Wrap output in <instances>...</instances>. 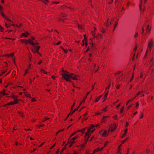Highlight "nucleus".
<instances>
[{
	"mask_svg": "<svg viewBox=\"0 0 154 154\" xmlns=\"http://www.w3.org/2000/svg\"><path fill=\"white\" fill-rule=\"evenodd\" d=\"M153 45V41L152 39H150L148 43V47L146 50L145 55V57H146L148 53H149L151 51V49Z\"/></svg>",
	"mask_w": 154,
	"mask_h": 154,
	"instance_id": "nucleus-1",
	"label": "nucleus"
},
{
	"mask_svg": "<svg viewBox=\"0 0 154 154\" xmlns=\"http://www.w3.org/2000/svg\"><path fill=\"white\" fill-rule=\"evenodd\" d=\"M18 41L26 45L28 43H29L31 45H34V42L32 41L31 39H29L28 40H27L26 39H21Z\"/></svg>",
	"mask_w": 154,
	"mask_h": 154,
	"instance_id": "nucleus-2",
	"label": "nucleus"
},
{
	"mask_svg": "<svg viewBox=\"0 0 154 154\" xmlns=\"http://www.w3.org/2000/svg\"><path fill=\"white\" fill-rule=\"evenodd\" d=\"M73 75V73H70L69 74H62V77L66 81H70V80L71 79V75Z\"/></svg>",
	"mask_w": 154,
	"mask_h": 154,
	"instance_id": "nucleus-3",
	"label": "nucleus"
},
{
	"mask_svg": "<svg viewBox=\"0 0 154 154\" xmlns=\"http://www.w3.org/2000/svg\"><path fill=\"white\" fill-rule=\"evenodd\" d=\"M95 130V129L90 131L89 130L87 129V131L85 134V138L86 139V141H87L88 140L89 137H90L91 134L93 133L94 131Z\"/></svg>",
	"mask_w": 154,
	"mask_h": 154,
	"instance_id": "nucleus-4",
	"label": "nucleus"
},
{
	"mask_svg": "<svg viewBox=\"0 0 154 154\" xmlns=\"http://www.w3.org/2000/svg\"><path fill=\"white\" fill-rule=\"evenodd\" d=\"M109 131H110L109 130L108 131L105 130H103L100 132V134L103 136L104 137H105L108 135L109 133Z\"/></svg>",
	"mask_w": 154,
	"mask_h": 154,
	"instance_id": "nucleus-5",
	"label": "nucleus"
},
{
	"mask_svg": "<svg viewBox=\"0 0 154 154\" xmlns=\"http://www.w3.org/2000/svg\"><path fill=\"white\" fill-rule=\"evenodd\" d=\"M34 47V48H32V52L34 54H35L36 53H37V54H39V53L38 52V51L40 47L37 46V47Z\"/></svg>",
	"mask_w": 154,
	"mask_h": 154,
	"instance_id": "nucleus-6",
	"label": "nucleus"
},
{
	"mask_svg": "<svg viewBox=\"0 0 154 154\" xmlns=\"http://www.w3.org/2000/svg\"><path fill=\"white\" fill-rule=\"evenodd\" d=\"M116 128L117 127L116 124H113L111 125L109 128V130L110 131H111V132H112L115 130L116 129Z\"/></svg>",
	"mask_w": 154,
	"mask_h": 154,
	"instance_id": "nucleus-7",
	"label": "nucleus"
},
{
	"mask_svg": "<svg viewBox=\"0 0 154 154\" xmlns=\"http://www.w3.org/2000/svg\"><path fill=\"white\" fill-rule=\"evenodd\" d=\"M18 96L17 95H14V97H13V99L14 100V101L16 103H19L20 101V100L18 99Z\"/></svg>",
	"mask_w": 154,
	"mask_h": 154,
	"instance_id": "nucleus-8",
	"label": "nucleus"
},
{
	"mask_svg": "<svg viewBox=\"0 0 154 154\" xmlns=\"http://www.w3.org/2000/svg\"><path fill=\"white\" fill-rule=\"evenodd\" d=\"M75 143V142L74 141V140H72V139H71L70 140H69L67 142V144H69V147H71L72 145L74 144Z\"/></svg>",
	"mask_w": 154,
	"mask_h": 154,
	"instance_id": "nucleus-9",
	"label": "nucleus"
},
{
	"mask_svg": "<svg viewBox=\"0 0 154 154\" xmlns=\"http://www.w3.org/2000/svg\"><path fill=\"white\" fill-rule=\"evenodd\" d=\"M104 148V147H101V148L98 147V148L94 150L93 153H95L96 152L98 151H100L103 150Z\"/></svg>",
	"mask_w": 154,
	"mask_h": 154,
	"instance_id": "nucleus-10",
	"label": "nucleus"
},
{
	"mask_svg": "<svg viewBox=\"0 0 154 154\" xmlns=\"http://www.w3.org/2000/svg\"><path fill=\"white\" fill-rule=\"evenodd\" d=\"M73 75L72 76L71 75V79H72L73 80H77L78 78H79V75H75L74 74H73Z\"/></svg>",
	"mask_w": 154,
	"mask_h": 154,
	"instance_id": "nucleus-11",
	"label": "nucleus"
},
{
	"mask_svg": "<svg viewBox=\"0 0 154 154\" xmlns=\"http://www.w3.org/2000/svg\"><path fill=\"white\" fill-rule=\"evenodd\" d=\"M17 104V103H16L14 101H12V102H10V103H7L4 106L5 107V106H7L10 105H15V104Z\"/></svg>",
	"mask_w": 154,
	"mask_h": 154,
	"instance_id": "nucleus-12",
	"label": "nucleus"
},
{
	"mask_svg": "<svg viewBox=\"0 0 154 154\" xmlns=\"http://www.w3.org/2000/svg\"><path fill=\"white\" fill-rule=\"evenodd\" d=\"M1 15L3 17L5 18L7 21L10 22H12L11 20L9 19V18L5 14H4V13H2Z\"/></svg>",
	"mask_w": 154,
	"mask_h": 154,
	"instance_id": "nucleus-13",
	"label": "nucleus"
},
{
	"mask_svg": "<svg viewBox=\"0 0 154 154\" xmlns=\"http://www.w3.org/2000/svg\"><path fill=\"white\" fill-rule=\"evenodd\" d=\"M1 15L3 17L5 18L7 21L10 22H12L11 20L9 19V18L5 14H4V13H2Z\"/></svg>",
	"mask_w": 154,
	"mask_h": 154,
	"instance_id": "nucleus-14",
	"label": "nucleus"
},
{
	"mask_svg": "<svg viewBox=\"0 0 154 154\" xmlns=\"http://www.w3.org/2000/svg\"><path fill=\"white\" fill-rule=\"evenodd\" d=\"M84 39L82 40V42L83 43V44L82 45L84 46V44H85V46H87L88 45V44H87V40L85 39V35H84Z\"/></svg>",
	"mask_w": 154,
	"mask_h": 154,
	"instance_id": "nucleus-15",
	"label": "nucleus"
},
{
	"mask_svg": "<svg viewBox=\"0 0 154 154\" xmlns=\"http://www.w3.org/2000/svg\"><path fill=\"white\" fill-rule=\"evenodd\" d=\"M29 35H30L29 33L28 32H25V33H22V36H23L26 38Z\"/></svg>",
	"mask_w": 154,
	"mask_h": 154,
	"instance_id": "nucleus-16",
	"label": "nucleus"
},
{
	"mask_svg": "<svg viewBox=\"0 0 154 154\" xmlns=\"http://www.w3.org/2000/svg\"><path fill=\"white\" fill-rule=\"evenodd\" d=\"M94 125L93 124H91L90 127H86V128H87V129L88 130H89L90 131H91L92 130L94 129H93L94 127Z\"/></svg>",
	"mask_w": 154,
	"mask_h": 154,
	"instance_id": "nucleus-17",
	"label": "nucleus"
},
{
	"mask_svg": "<svg viewBox=\"0 0 154 154\" xmlns=\"http://www.w3.org/2000/svg\"><path fill=\"white\" fill-rule=\"evenodd\" d=\"M151 27L149 28V25H148L146 27V33H149L150 32L151 30Z\"/></svg>",
	"mask_w": 154,
	"mask_h": 154,
	"instance_id": "nucleus-18",
	"label": "nucleus"
},
{
	"mask_svg": "<svg viewBox=\"0 0 154 154\" xmlns=\"http://www.w3.org/2000/svg\"><path fill=\"white\" fill-rule=\"evenodd\" d=\"M91 50H92V51L93 52H94V51L96 49V48L94 47V45L93 43H92L91 44Z\"/></svg>",
	"mask_w": 154,
	"mask_h": 154,
	"instance_id": "nucleus-19",
	"label": "nucleus"
},
{
	"mask_svg": "<svg viewBox=\"0 0 154 154\" xmlns=\"http://www.w3.org/2000/svg\"><path fill=\"white\" fill-rule=\"evenodd\" d=\"M5 89L3 90V91H1L0 92V94L2 96H5L6 94V93L5 92Z\"/></svg>",
	"mask_w": 154,
	"mask_h": 154,
	"instance_id": "nucleus-20",
	"label": "nucleus"
},
{
	"mask_svg": "<svg viewBox=\"0 0 154 154\" xmlns=\"http://www.w3.org/2000/svg\"><path fill=\"white\" fill-rule=\"evenodd\" d=\"M77 26L79 29L80 30H82L83 29V26L82 25H80L79 24H77Z\"/></svg>",
	"mask_w": 154,
	"mask_h": 154,
	"instance_id": "nucleus-21",
	"label": "nucleus"
},
{
	"mask_svg": "<svg viewBox=\"0 0 154 154\" xmlns=\"http://www.w3.org/2000/svg\"><path fill=\"white\" fill-rule=\"evenodd\" d=\"M41 1L43 2L45 5H47V3H49V1L48 0H41Z\"/></svg>",
	"mask_w": 154,
	"mask_h": 154,
	"instance_id": "nucleus-22",
	"label": "nucleus"
},
{
	"mask_svg": "<svg viewBox=\"0 0 154 154\" xmlns=\"http://www.w3.org/2000/svg\"><path fill=\"white\" fill-rule=\"evenodd\" d=\"M14 55V53H11L10 54H5V56H7L8 57H9L10 56H11V57H13Z\"/></svg>",
	"mask_w": 154,
	"mask_h": 154,
	"instance_id": "nucleus-23",
	"label": "nucleus"
},
{
	"mask_svg": "<svg viewBox=\"0 0 154 154\" xmlns=\"http://www.w3.org/2000/svg\"><path fill=\"white\" fill-rule=\"evenodd\" d=\"M108 108V106H106L105 107L102 109L101 110L102 111H103V112H106L107 111V109Z\"/></svg>",
	"mask_w": 154,
	"mask_h": 154,
	"instance_id": "nucleus-24",
	"label": "nucleus"
},
{
	"mask_svg": "<svg viewBox=\"0 0 154 154\" xmlns=\"http://www.w3.org/2000/svg\"><path fill=\"white\" fill-rule=\"evenodd\" d=\"M86 129H87V128L86 127L83 128L82 130H78L79 132H82V133H83L85 131V130Z\"/></svg>",
	"mask_w": 154,
	"mask_h": 154,
	"instance_id": "nucleus-25",
	"label": "nucleus"
},
{
	"mask_svg": "<svg viewBox=\"0 0 154 154\" xmlns=\"http://www.w3.org/2000/svg\"><path fill=\"white\" fill-rule=\"evenodd\" d=\"M118 23L117 21H115V24L114 25V28L113 30V32H114V31L115 28H116V27L118 25Z\"/></svg>",
	"mask_w": 154,
	"mask_h": 154,
	"instance_id": "nucleus-26",
	"label": "nucleus"
},
{
	"mask_svg": "<svg viewBox=\"0 0 154 154\" xmlns=\"http://www.w3.org/2000/svg\"><path fill=\"white\" fill-rule=\"evenodd\" d=\"M79 132L78 131H75L74 132L72 133V134H71L70 135V137H71L75 135L76 134H77V133Z\"/></svg>",
	"mask_w": 154,
	"mask_h": 154,
	"instance_id": "nucleus-27",
	"label": "nucleus"
},
{
	"mask_svg": "<svg viewBox=\"0 0 154 154\" xmlns=\"http://www.w3.org/2000/svg\"><path fill=\"white\" fill-rule=\"evenodd\" d=\"M25 94V95L27 97H28L30 98H31L32 97H31V95L30 94H27L26 92H24Z\"/></svg>",
	"mask_w": 154,
	"mask_h": 154,
	"instance_id": "nucleus-28",
	"label": "nucleus"
},
{
	"mask_svg": "<svg viewBox=\"0 0 154 154\" xmlns=\"http://www.w3.org/2000/svg\"><path fill=\"white\" fill-rule=\"evenodd\" d=\"M66 145H67L66 144L65 146L62 149V150H61V151L60 152V154H62V153L63 152V151H64L66 149Z\"/></svg>",
	"mask_w": 154,
	"mask_h": 154,
	"instance_id": "nucleus-29",
	"label": "nucleus"
},
{
	"mask_svg": "<svg viewBox=\"0 0 154 154\" xmlns=\"http://www.w3.org/2000/svg\"><path fill=\"white\" fill-rule=\"evenodd\" d=\"M122 146V144L119 145L118 147V150H117V152L118 153H121V148H120V147H121V146Z\"/></svg>",
	"mask_w": 154,
	"mask_h": 154,
	"instance_id": "nucleus-30",
	"label": "nucleus"
},
{
	"mask_svg": "<svg viewBox=\"0 0 154 154\" xmlns=\"http://www.w3.org/2000/svg\"><path fill=\"white\" fill-rule=\"evenodd\" d=\"M87 96H86L85 97H84L82 100V101L80 102V105H81V104H82V103H84L85 102V99L86 98H87Z\"/></svg>",
	"mask_w": 154,
	"mask_h": 154,
	"instance_id": "nucleus-31",
	"label": "nucleus"
},
{
	"mask_svg": "<svg viewBox=\"0 0 154 154\" xmlns=\"http://www.w3.org/2000/svg\"><path fill=\"white\" fill-rule=\"evenodd\" d=\"M88 112H86V113L83 115V116H84V118H83L84 120H86L88 119L87 118H85V116H87L88 115Z\"/></svg>",
	"mask_w": 154,
	"mask_h": 154,
	"instance_id": "nucleus-32",
	"label": "nucleus"
},
{
	"mask_svg": "<svg viewBox=\"0 0 154 154\" xmlns=\"http://www.w3.org/2000/svg\"><path fill=\"white\" fill-rule=\"evenodd\" d=\"M66 15L64 13H61L60 15V17L63 18L65 17H66Z\"/></svg>",
	"mask_w": 154,
	"mask_h": 154,
	"instance_id": "nucleus-33",
	"label": "nucleus"
},
{
	"mask_svg": "<svg viewBox=\"0 0 154 154\" xmlns=\"http://www.w3.org/2000/svg\"><path fill=\"white\" fill-rule=\"evenodd\" d=\"M124 106H122L120 110L119 113H122L124 110Z\"/></svg>",
	"mask_w": 154,
	"mask_h": 154,
	"instance_id": "nucleus-34",
	"label": "nucleus"
},
{
	"mask_svg": "<svg viewBox=\"0 0 154 154\" xmlns=\"http://www.w3.org/2000/svg\"><path fill=\"white\" fill-rule=\"evenodd\" d=\"M107 120L105 118V116H103V119L102 120V122H105Z\"/></svg>",
	"mask_w": 154,
	"mask_h": 154,
	"instance_id": "nucleus-35",
	"label": "nucleus"
},
{
	"mask_svg": "<svg viewBox=\"0 0 154 154\" xmlns=\"http://www.w3.org/2000/svg\"><path fill=\"white\" fill-rule=\"evenodd\" d=\"M3 10V7L0 5V13L2 14V13H3L2 11Z\"/></svg>",
	"mask_w": 154,
	"mask_h": 154,
	"instance_id": "nucleus-36",
	"label": "nucleus"
},
{
	"mask_svg": "<svg viewBox=\"0 0 154 154\" xmlns=\"http://www.w3.org/2000/svg\"><path fill=\"white\" fill-rule=\"evenodd\" d=\"M40 72L43 73L45 74H46L47 75V72L46 71H45L44 69H41L40 71Z\"/></svg>",
	"mask_w": 154,
	"mask_h": 154,
	"instance_id": "nucleus-37",
	"label": "nucleus"
},
{
	"mask_svg": "<svg viewBox=\"0 0 154 154\" xmlns=\"http://www.w3.org/2000/svg\"><path fill=\"white\" fill-rule=\"evenodd\" d=\"M142 3V0H140V2L139 5V8H140V10H141V9H142V7H141Z\"/></svg>",
	"mask_w": 154,
	"mask_h": 154,
	"instance_id": "nucleus-38",
	"label": "nucleus"
},
{
	"mask_svg": "<svg viewBox=\"0 0 154 154\" xmlns=\"http://www.w3.org/2000/svg\"><path fill=\"white\" fill-rule=\"evenodd\" d=\"M106 31V29H104L103 28H102L101 31L103 33H105Z\"/></svg>",
	"mask_w": 154,
	"mask_h": 154,
	"instance_id": "nucleus-39",
	"label": "nucleus"
},
{
	"mask_svg": "<svg viewBox=\"0 0 154 154\" xmlns=\"http://www.w3.org/2000/svg\"><path fill=\"white\" fill-rule=\"evenodd\" d=\"M95 37L96 38H100L102 37V35L101 34H98L96 36H95Z\"/></svg>",
	"mask_w": 154,
	"mask_h": 154,
	"instance_id": "nucleus-40",
	"label": "nucleus"
},
{
	"mask_svg": "<svg viewBox=\"0 0 154 154\" xmlns=\"http://www.w3.org/2000/svg\"><path fill=\"white\" fill-rule=\"evenodd\" d=\"M138 32H136L134 35V37L135 38H137L138 36Z\"/></svg>",
	"mask_w": 154,
	"mask_h": 154,
	"instance_id": "nucleus-41",
	"label": "nucleus"
},
{
	"mask_svg": "<svg viewBox=\"0 0 154 154\" xmlns=\"http://www.w3.org/2000/svg\"><path fill=\"white\" fill-rule=\"evenodd\" d=\"M128 140V138H126L125 140H123L122 141V144H123L125 142H126Z\"/></svg>",
	"mask_w": 154,
	"mask_h": 154,
	"instance_id": "nucleus-42",
	"label": "nucleus"
},
{
	"mask_svg": "<svg viewBox=\"0 0 154 154\" xmlns=\"http://www.w3.org/2000/svg\"><path fill=\"white\" fill-rule=\"evenodd\" d=\"M108 94H109V90L107 91V92L105 93V95H104V97H107V96Z\"/></svg>",
	"mask_w": 154,
	"mask_h": 154,
	"instance_id": "nucleus-43",
	"label": "nucleus"
},
{
	"mask_svg": "<svg viewBox=\"0 0 154 154\" xmlns=\"http://www.w3.org/2000/svg\"><path fill=\"white\" fill-rule=\"evenodd\" d=\"M78 137H79L77 135H76V136L73 137L72 139V140H76Z\"/></svg>",
	"mask_w": 154,
	"mask_h": 154,
	"instance_id": "nucleus-44",
	"label": "nucleus"
},
{
	"mask_svg": "<svg viewBox=\"0 0 154 154\" xmlns=\"http://www.w3.org/2000/svg\"><path fill=\"white\" fill-rule=\"evenodd\" d=\"M113 118L114 120H117L118 119V117L117 115H115V116L113 117Z\"/></svg>",
	"mask_w": 154,
	"mask_h": 154,
	"instance_id": "nucleus-45",
	"label": "nucleus"
},
{
	"mask_svg": "<svg viewBox=\"0 0 154 154\" xmlns=\"http://www.w3.org/2000/svg\"><path fill=\"white\" fill-rule=\"evenodd\" d=\"M61 48L62 49L63 51H64V52L65 53H66L67 52H68V50H65V49H64L62 47H61Z\"/></svg>",
	"mask_w": 154,
	"mask_h": 154,
	"instance_id": "nucleus-46",
	"label": "nucleus"
},
{
	"mask_svg": "<svg viewBox=\"0 0 154 154\" xmlns=\"http://www.w3.org/2000/svg\"><path fill=\"white\" fill-rule=\"evenodd\" d=\"M49 119V118L44 117V119H43L42 122H44L46 121V120H48Z\"/></svg>",
	"mask_w": 154,
	"mask_h": 154,
	"instance_id": "nucleus-47",
	"label": "nucleus"
},
{
	"mask_svg": "<svg viewBox=\"0 0 154 154\" xmlns=\"http://www.w3.org/2000/svg\"><path fill=\"white\" fill-rule=\"evenodd\" d=\"M22 26V23H20L19 25H16V26L17 28L20 27Z\"/></svg>",
	"mask_w": 154,
	"mask_h": 154,
	"instance_id": "nucleus-48",
	"label": "nucleus"
},
{
	"mask_svg": "<svg viewBox=\"0 0 154 154\" xmlns=\"http://www.w3.org/2000/svg\"><path fill=\"white\" fill-rule=\"evenodd\" d=\"M5 27L7 28H10V26L9 25H8L6 23H5Z\"/></svg>",
	"mask_w": 154,
	"mask_h": 154,
	"instance_id": "nucleus-49",
	"label": "nucleus"
},
{
	"mask_svg": "<svg viewBox=\"0 0 154 154\" xmlns=\"http://www.w3.org/2000/svg\"><path fill=\"white\" fill-rule=\"evenodd\" d=\"M113 0H109L108 1V3L109 4H110L112 3Z\"/></svg>",
	"mask_w": 154,
	"mask_h": 154,
	"instance_id": "nucleus-50",
	"label": "nucleus"
},
{
	"mask_svg": "<svg viewBox=\"0 0 154 154\" xmlns=\"http://www.w3.org/2000/svg\"><path fill=\"white\" fill-rule=\"evenodd\" d=\"M111 85V84H110L106 88V90H109V88H110V86Z\"/></svg>",
	"mask_w": 154,
	"mask_h": 154,
	"instance_id": "nucleus-51",
	"label": "nucleus"
},
{
	"mask_svg": "<svg viewBox=\"0 0 154 154\" xmlns=\"http://www.w3.org/2000/svg\"><path fill=\"white\" fill-rule=\"evenodd\" d=\"M38 42H35V43H34V45L33 46H34V47H37V45H38Z\"/></svg>",
	"mask_w": 154,
	"mask_h": 154,
	"instance_id": "nucleus-52",
	"label": "nucleus"
},
{
	"mask_svg": "<svg viewBox=\"0 0 154 154\" xmlns=\"http://www.w3.org/2000/svg\"><path fill=\"white\" fill-rule=\"evenodd\" d=\"M85 141L86 142L85 143L83 144H82V145L81 146L82 147H84L85 146L86 143V142H87V141Z\"/></svg>",
	"mask_w": 154,
	"mask_h": 154,
	"instance_id": "nucleus-53",
	"label": "nucleus"
},
{
	"mask_svg": "<svg viewBox=\"0 0 154 154\" xmlns=\"http://www.w3.org/2000/svg\"><path fill=\"white\" fill-rule=\"evenodd\" d=\"M132 106V105H128L127 108V110H128Z\"/></svg>",
	"mask_w": 154,
	"mask_h": 154,
	"instance_id": "nucleus-54",
	"label": "nucleus"
},
{
	"mask_svg": "<svg viewBox=\"0 0 154 154\" xmlns=\"http://www.w3.org/2000/svg\"><path fill=\"white\" fill-rule=\"evenodd\" d=\"M105 25L107 26V28L109 26V24L108 20H107V21L106 23L105 24Z\"/></svg>",
	"mask_w": 154,
	"mask_h": 154,
	"instance_id": "nucleus-55",
	"label": "nucleus"
},
{
	"mask_svg": "<svg viewBox=\"0 0 154 154\" xmlns=\"http://www.w3.org/2000/svg\"><path fill=\"white\" fill-rule=\"evenodd\" d=\"M139 106V103L138 102H137L136 105V108H137V109H138Z\"/></svg>",
	"mask_w": 154,
	"mask_h": 154,
	"instance_id": "nucleus-56",
	"label": "nucleus"
},
{
	"mask_svg": "<svg viewBox=\"0 0 154 154\" xmlns=\"http://www.w3.org/2000/svg\"><path fill=\"white\" fill-rule=\"evenodd\" d=\"M19 114L22 117H24V116L23 115V113L21 112H19Z\"/></svg>",
	"mask_w": 154,
	"mask_h": 154,
	"instance_id": "nucleus-57",
	"label": "nucleus"
},
{
	"mask_svg": "<svg viewBox=\"0 0 154 154\" xmlns=\"http://www.w3.org/2000/svg\"><path fill=\"white\" fill-rule=\"evenodd\" d=\"M143 113H141V116L140 117V119H141L142 118H143Z\"/></svg>",
	"mask_w": 154,
	"mask_h": 154,
	"instance_id": "nucleus-58",
	"label": "nucleus"
},
{
	"mask_svg": "<svg viewBox=\"0 0 154 154\" xmlns=\"http://www.w3.org/2000/svg\"><path fill=\"white\" fill-rule=\"evenodd\" d=\"M100 99H99V98H98V97H97V98H96V99H95V102H97L100 100Z\"/></svg>",
	"mask_w": 154,
	"mask_h": 154,
	"instance_id": "nucleus-59",
	"label": "nucleus"
},
{
	"mask_svg": "<svg viewBox=\"0 0 154 154\" xmlns=\"http://www.w3.org/2000/svg\"><path fill=\"white\" fill-rule=\"evenodd\" d=\"M59 152H60V149H57L56 152L55 154H58Z\"/></svg>",
	"mask_w": 154,
	"mask_h": 154,
	"instance_id": "nucleus-60",
	"label": "nucleus"
},
{
	"mask_svg": "<svg viewBox=\"0 0 154 154\" xmlns=\"http://www.w3.org/2000/svg\"><path fill=\"white\" fill-rule=\"evenodd\" d=\"M121 72L120 71H117V73H115V75H116L117 74H120Z\"/></svg>",
	"mask_w": 154,
	"mask_h": 154,
	"instance_id": "nucleus-61",
	"label": "nucleus"
},
{
	"mask_svg": "<svg viewBox=\"0 0 154 154\" xmlns=\"http://www.w3.org/2000/svg\"><path fill=\"white\" fill-rule=\"evenodd\" d=\"M45 142L41 144L40 145H39L38 147H41L45 143Z\"/></svg>",
	"mask_w": 154,
	"mask_h": 154,
	"instance_id": "nucleus-62",
	"label": "nucleus"
},
{
	"mask_svg": "<svg viewBox=\"0 0 154 154\" xmlns=\"http://www.w3.org/2000/svg\"><path fill=\"white\" fill-rule=\"evenodd\" d=\"M121 106V103H119L118 105L116 106V108L117 109H118L119 107L120 106Z\"/></svg>",
	"mask_w": 154,
	"mask_h": 154,
	"instance_id": "nucleus-63",
	"label": "nucleus"
},
{
	"mask_svg": "<svg viewBox=\"0 0 154 154\" xmlns=\"http://www.w3.org/2000/svg\"><path fill=\"white\" fill-rule=\"evenodd\" d=\"M30 39L32 40V41L34 42L33 41L35 40V38L34 37H32L31 39Z\"/></svg>",
	"mask_w": 154,
	"mask_h": 154,
	"instance_id": "nucleus-64",
	"label": "nucleus"
}]
</instances>
